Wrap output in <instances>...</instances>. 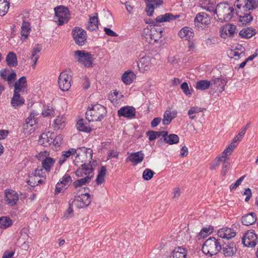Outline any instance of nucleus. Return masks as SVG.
I'll use <instances>...</instances> for the list:
<instances>
[{
	"instance_id": "1",
	"label": "nucleus",
	"mask_w": 258,
	"mask_h": 258,
	"mask_svg": "<svg viewBox=\"0 0 258 258\" xmlns=\"http://www.w3.org/2000/svg\"><path fill=\"white\" fill-rule=\"evenodd\" d=\"M106 113L107 111L104 106L99 104L92 105L86 112V118L89 122L101 121Z\"/></svg>"
},
{
	"instance_id": "2",
	"label": "nucleus",
	"mask_w": 258,
	"mask_h": 258,
	"mask_svg": "<svg viewBox=\"0 0 258 258\" xmlns=\"http://www.w3.org/2000/svg\"><path fill=\"white\" fill-rule=\"evenodd\" d=\"M235 14L233 6L227 3H221L217 5L214 14H216L219 21H229Z\"/></svg>"
},
{
	"instance_id": "3",
	"label": "nucleus",
	"mask_w": 258,
	"mask_h": 258,
	"mask_svg": "<svg viewBox=\"0 0 258 258\" xmlns=\"http://www.w3.org/2000/svg\"><path fill=\"white\" fill-rule=\"evenodd\" d=\"M220 240L215 237L207 239L202 247L203 252L209 256L216 254L221 249Z\"/></svg>"
},
{
	"instance_id": "4",
	"label": "nucleus",
	"mask_w": 258,
	"mask_h": 258,
	"mask_svg": "<svg viewBox=\"0 0 258 258\" xmlns=\"http://www.w3.org/2000/svg\"><path fill=\"white\" fill-rule=\"evenodd\" d=\"M74 57L76 61L85 67L90 68L93 66V55L90 52L78 50L74 52Z\"/></svg>"
},
{
	"instance_id": "5",
	"label": "nucleus",
	"mask_w": 258,
	"mask_h": 258,
	"mask_svg": "<svg viewBox=\"0 0 258 258\" xmlns=\"http://www.w3.org/2000/svg\"><path fill=\"white\" fill-rule=\"evenodd\" d=\"M54 11L55 21L58 22V25H62L69 21L70 14L68 8L63 6H58L54 8Z\"/></svg>"
},
{
	"instance_id": "6",
	"label": "nucleus",
	"mask_w": 258,
	"mask_h": 258,
	"mask_svg": "<svg viewBox=\"0 0 258 258\" xmlns=\"http://www.w3.org/2000/svg\"><path fill=\"white\" fill-rule=\"evenodd\" d=\"M72 34L75 43L80 46H83L87 42V33L82 28L75 27L72 31Z\"/></svg>"
},
{
	"instance_id": "7",
	"label": "nucleus",
	"mask_w": 258,
	"mask_h": 258,
	"mask_svg": "<svg viewBox=\"0 0 258 258\" xmlns=\"http://www.w3.org/2000/svg\"><path fill=\"white\" fill-rule=\"evenodd\" d=\"M72 79V76L67 71L62 72L58 79V84L60 89L63 91H68L71 86Z\"/></svg>"
},
{
	"instance_id": "8",
	"label": "nucleus",
	"mask_w": 258,
	"mask_h": 258,
	"mask_svg": "<svg viewBox=\"0 0 258 258\" xmlns=\"http://www.w3.org/2000/svg\"><path fill=\"white\" fill-rule=\"evenodd\" d=\"M237 9L250 12L258 7L257 0H237L234 5Z\"/></svg>"
},
{
	"instance_id": "9",
	"label": "nucleus",
	"mask_w": 258,
	"mask_h": 258,
	"mask_svg": "<svg viewBox=\"0 0 258 258\" xmlns=\"http://www.w3.org/2000/svg\"><path fill=\"white\" fill-rule=\"evenodd\" d=\"M90 196L88 192L75 196L73 204L78 208H83L91 203Z\"/></svg>"
},
{
	"instance_id": "10",
	"label": "nucleus",
	"mask_w": 258,
	"mask_h": 258,
	"mask_svg": "<svg viewBox=\"0 0 258 258\" xmlns=\"http://www.w3.org/2000/svg\"><path fill=\"white\" fill-rule=\"evenodd\" d=\"M257 239V235L253 231H248L242 238V242L245 246L253 247L256 245Z\"/></svg>"
},
{
	"instance_id": "11",
	"label": "nucleus",
	"mask_w": 258,
	"mask_h": 258,
	"mask_svg": "<svg viewBox=\"0 0 258 258\" xmlns=\"http://www.w3.org/2000/svg\"><path fill=\"white\" fill-rule=\"evenodd\" d=\"M211 82V86L213 89H219V92H222L225 89V86L227 83L226 78L213 77Z\"/></svg>"
},
{
	"instance_id": "12",
	"label": "nucleus",
	"mask_w": 258,
	"mask_h": 258,
	"mask_svg": "<svg viewBox=\"0 0 258 258\" xmlns=\"http://www.w3.org/2000/svg\"><path fill=\"white\" fill-rule=\"evenodd\" d=\"M235 14L238 16L239 22L243 25H247L253 20V17L251 15L250 12L243 11L241 9H237Z\"/></svg>"
},
{
	"instance_id": "13",
	"label": "nucleus",
	"mask_w": 258,
	"mask_h": 258,
	"mask_svg": "<svg viewBox=\"0 0 258 258\" xmlns=\"http://www.w3.org/2000/svg\"><path fill=\"white\" fill-rule=\"evenodd\" d=\"M6 202L10 206L15 205L19 199L18 193L13 190H6Z\"/></svg>"
},
{
	"instance_id": "14",
	"label": "nucleus",
	"mask_w": 258,
	"mask_h": 258,
	"mask_svg": "<svg viewBox=\"0 0 258 258\" xmlns=\"http://www.w3.org/2000/svg\"><path fill=\"white\" fill-rule=\"evenodd\" d=\"M196 26L201 27V24L208 25L211 23V19L209 16L204 12L198 13L194 20Z\"/></svg>"
},
{
	"instance_id": "15",
	"label": "nucleus",
	"mask_w": 258,
	"mask_h": 258,
	"mask_svg": "<svg viewBox=\"0 0 258 258\" xmlns=\"http://www.w3.org/2000/svg\"><path fill=\"white\" fill-rule=\"evenodd\" d=\"M136 114V109L134 107L126 106L121 107L118 110V115L119 117L131 118L134 117Z\"/></svg>"
},
{
	"instance_id": "16",
	"label": "nucleus",
	"mask_w": 258,
	"mask_h": 258,
	"mask_svg": "<svg viewBox=\"0 0 258 258\" xmlns=\"http://www.w3.org/2000/svg\"><path fill=\"white\" fill-rule=\"evenodd\" d=\"M221 250L225 256L229 257L233 256L235 253L237 248L235 243L233 242H231L227 244H223V247H221Z\"/></svg>"
},
{
	"instance_id": "17",
	"label": "nucleus",
	"mask_w": 258,
	"mask_h": 258,
	"mask_svg": "<svg viewBox=\"0 0 258 258\" xmlns=\"http://www.w3.org/2000/svg\"><path fill=\"white\" fill-rule=\"evenodd\" d=\"M93 170V168L90 164L84 163L76 171L75 173L77 176L83 177L84 175L85 176L91 175Z\"/></svg>"
},
{
	"instance_id": "18",
	"label": "nucleus",
	"mask_w": 258,
	"mask_h": 258,
	"mask_svg": "<svg viewBox=\"0 0 258 258\" xmlns=\"http://www.w3.org/2000/svg\"><path fill=\"white\" fill-rule=\"evenodd\" d=\"M151 59L149 56L143 57L140 59L138 67L140 71L145 73L149 71L151 68Z\"/></svg>"
},
{
	"instance_id": "19",
	"label": "nucleus",
	"mask_w": 258,
	"mask_h": 258,
	"mask_svg": "<svg viewBox=\"0 0 258 258\" xmlns=\"http://www.w3.org/2000/svg\"><path fill=\"white\" fill-rule=\"evenodd\" d=\"M28 117L25 120V123L23 124V129L25 134H30L35 130L34 125L36 123V120L32 119V116Z\"/></svg>"
},
{
	"instance_id": "20",
	"label": "nucleus",
	"mask_w": 258,
	"mask_h": 258,
	"mask_svg": "<svg viewBox=\"0 0 258 258\" xmlns=\"http://www.w3.org/2000/svg\"><path fill=\"white\" fill-rule=\"evenodd\" d=\"M55 135L52 133H43L40 136L38 140L39 143L44 147L51 145L53 138Z\"/></svg>"
},
{
	"instance_id": "21",
	"label": "nucleus",
	"mask_w": 258,
	"mask_h": 258,
	"mask_svg": "<svg viewBox=\"0 0 258 258\" xmlns=\"http://www.w3.org/2000/svg\"><path fill=\"white\" fill-rule=\"evenodd\" d=\"M145 1L147 5L146 12L149 16H152L155 6L157 7L163 3L162 0H145Z\"/></svg>"
},
{
	"instance_id": "22",
	"label": "nucleus",
	"mask_w": 258,
	"mask_h": 258,
	"mask_svg": "<svg viewBox=\"0 0 258 258\" xmlns=\"http://www.w3.org/2000/svg\"><path fill=\"white\" fill-rule=\"evenodd\" d=\"M217 234L219 237L229 239L235 236V232L234 230L230 228L224 227L218 231Z\"/></svg>"
},
{
	"instance_id": "23",
	"label": "nucleus",
	"mask_w": 258,
	"mask_h": 258,
	"mask_svg": "<svg viewBox=\"0 0 258 258\" xmlns=\"http://www.w3.org/2000/svg\"><path fill=\"white\" fill-rule=\"evenodd\" d=\"M27 87L26 78L25 76L21 77L14 84V92L20 93L22 91L24 92Z\"/></svg>"
},
{
	"instance_id": "24",
	"label": "nucleus",
	"mask_w": 258,
	"mask_h": 258,
	"mask_svg": "<svg viewBox=\"0 0 258 258\" xmlns=\"http://www.w3.org/2000/svg\"><path fill=\"white\" fill-rule=\"evenodd\" d=\"M144 156L145 155L142 151H139L131 153L126 159L133 162L135 165H137L143 161Z\"/></svg>"
},
{
	"instance_id": "25",
	"label": "nucleus",
	"mask_w": 258,
	"mask_h": 258,
	"mask_svg": "<svg viewBox=\"0 0 258 258\" xmlns=\"http://www.w3.org/2000/svg\"><path fill=\"white\" fill-rule=\"evenodd\" d=\"M186 256L185 249L182 246H178L172 250L169 255V258H186Z\"/></svg>"
},
{
	"instance_id": "26",
	"label": "nucleus",
	"mask_w": 258,
	"mask_h": 258,
	"mask_svg": "<svg viewBox=\"0 0 258 258\" xmlns=\"http://www.w3.org/2000/svg\"><path fill=\"white\" fill-rule=\"evenodd\" d=\"M236 30L235 25L228 24L223 27L221 30V36L222 37L225 38L227 36L233 34Z\"/></svg>"
},
{
	"instance_id": "27",
	"label": "nucleus",
	"mask_w": 258,
	"mask_h": 258,
	"mask_svg": "<svg viewBox=\"0 0 258 258\" xmlns=\"http://www.w3.org/2000/svg\"><path fill=\"white\" fill-rule=\"evenodd\" d=\"M177 115V111L176 110H171V109L168 108L164 113L162 123L164 125L169 124L172 120Z\"/></svg>"
},
{
	"instance_id": "28",
	"label": "nucleus",
	"mask_w": 258,
	"mask_h": 258,
	"mask_svg": "<svg viewBox=\"0 0 258 258\" xmlns=\"http://www.w3.org/2000/svg\"><path fill=\"white\" fill-rule=\"evenodd\" d=\"M257 219V217L254 213L251 212L241 217L242 223L246 226H249L254 223Z\"/></svg>"
},
{
	"instance_id": "29",
	"label": "nucleus",
	"mask_w": 258,
	"mask_h": 258,
	"mask_svg": "<svg viewBox=\"0 0 258 258\" xmlns=\"http://www.w3.org/2000/svg\"><path fill=\"white\" fill-rule=\"evenodd\" d=\"M200 5L202 9L214 13L216 7L214 0H201L200 2Z\"/></svg>"
},
{
	"instance_id": "30",
	"label": "nucleus",
	"mask_w": 258,
	"mask_h": 258,
	"mask_svg": "<svg viewBox=\"0 0 258 258\" xmlns=\"http://www.w3.org/2000/svg\"><path fill=\"white\" fill-rule=\"evenodd\" d=\"M162 134L164 141L169 145L175 144L179 142V139L177 135L172 134L168 135L167 131H163Z\"/></svg>"
},
{
	"instance_id": "31",
	"label": "nucleus",
	"mask_w": 258,
	"mask_h": 258,
	"mask_svg": "<svg viewBox=\"0 0 258 258\" xmlns=\"http://www.w3.org/2000/svg\"><path fill=\"white\" fill-rule=\"evenodd\" d=\"M256 31L252 27H247L242 29L239 32V35L242 38L249 39L255 35Z\"/></svg>"
},
{
	"instance_id": "32",
	"label": "nucleus",
	"mask_w": 258,
	"mask_h": 258,
	"mask_svg": "<svg viewBox=\"0 0 258 258\" xmlns=\"http://www.w3.org/2000/svg\"><path fill=\"white\" fill-rule=\"evenodd\" d=\"M228 158L224 155H223L222 153L221 155L216 157L215 160L211 163L210 169L211 170H214L218 167L221 162H223V164L226 163V161Z\"/></svg>"
},
{
	"instance_id": "33",
	"label": "nucleus",
	"mask_w": 258,
	"mask_h": 258,
	"mask_svg": "<svg viewBox=\"0 0 258 258\" xmlns=\"http://www.w3.org/2000/svg\"><path fill=\"white\" fill-rule=\"evenodd\" d=\"M179 17V15H173L171 13H166L165 14L158 16L156 18V22L159 23L169 22L171 20H174Z\"/></svg>"
},
{
	"instance_id": "34",
	"label": "nucleus",
	"mask_w": 258,
	"mask_h": 258,
	"mask_svg": "<svg viewBox=\"0 0 258 258\" xmlns=\"http://www.w3.org/2000/svg\"><path fill=\"white\" fill-rule=\"evenodd\" d=\"M95 16L90 17L86 28L90 31H95L98 28V14H95Z\"/></svg>"
},
{
	"instance_id": "35",
	"label": "nucleus",
	"mask_w": 258,
	"mask_h": 258,
	"mask_svg": "<svg viewBox=\"0 0 258 258\" xmlns=\"http://www.w3.org/2000/svg\"><path fill=\"white\" fill-rule=\"evenodd\" d=\"M24 103L25 100L24 98L20 97V93L14 92L13 97L11 101L12 106L15 108H16L20 106L23 105Z\"/></svg>"
},
{
	"instance_id": "36",
	"label": "nucleus",
	"mask_w": 258,
	"mask_h": 258,
	"mask_svg": "<svg viewBox=\"0 0 258 258\" xmlns=\"http://www.w3.org/2000/svg\"><path fill=\"white\" fill-rule=\"evenodd\" d=\"M135 78L136 75L134 72L130 70H127L122 74L121 80L124 84L128 85L133 82Z\"/></svg>"
},
{
	"instance_id": "37",
	"label": "nucleus",
	"mask_w": 258,
	"mask_h": 258,
	"mask_svg": "<svg viewBox=\"0 0 258 258\" xmlns=\"http://www.w3.org/2000/svg\"><path fill=\"white\" fill-rule=\"evenodd\" d=\"M92 175H88L75 180L72 183V185L75 188L81 187L89 183L91 181Z\"/></svg>"
},
{
	"instance_id": "38",
	"label": "nucleus",
	"mask_w": 258,
	"mask_h": 258,
	"mask_svg": "<svg viewBox=\"0 0 258 258\" xmlns=\"http://www.w3.org/2000/svg\"><path fill=\"white\" fill-rule=\"evenodd\" d=\"M163 29L161 27H158L157 26H154L152 27V37H153V44L157 42L160 39L162 38Z\"/></svg>"
},
{
	"instance_id": "39",
	"label": "nucleus",
	"mask_w": 258,
	"mask_h": 258,
	"mask_svg": "<svg viewBox=\"0 0 258 258\" xmlns=\"http://www.w3.org/2000/svg\"><path fill=\"white\" fill-rule=\"evenodd\" d=\"M178 35L181 38H184L186 40H188L193 37L194 33L190 28L184 27L178 32Z\"/></svg>"
},
{
	"instance_id": "40",
	"label": "nucleus",
	"mask_w": 258,
	"mask_h": 258,
	"mask_svg": "<svg viewBox=\"0 0 258 258\" xmlns=\"http://www.w3.org/2000/svg\"><path fill=\"white\" fill-rule=\"evenodd\" d=\"M76 153V150L74 148H71L67 151L62 152L61 156L59 157L58 163L61 165L67 160V158L70 157L71 155H75Z\"/></svg>"
},
{
	"instance_id": "41",
	"label": "nucleus",
	"mask_w": 258,
	"mask_h": 258,
	"mask_svg": "<svg viewBox=\"0 0 258 258\" xmlns=\"http://www.w3.org/2000/svg\"><path fill=\"white\" fill-rule=\"evenodd\" d=\"M76 126L78 130L86 133H89L92 130L91 127L86 122L84 119L79 120L77 123Z\"/></svg>"
},
{
	"instance_id": "42",
	"label": "nucleus",
	"mask_w": 258,
	"mask_h": 258,
	"mask_svg": "<svg viewBox=\"0 0 258 258\" xmlns=\"http://www.w3.org/2000/svg\"><path fill=\"white\" fill-rule=\"evenodd\" d=\"M152 27L151 29L146 28L144 29L142 36L143 39L149 44H153Z\"/></svg>"
},
{
	"instance_id": "43",
	"label": "nucleus",
	"mask_w": 258,
	"mask_h": 258,
	"mask_svg": "<svg viewBox=\"0 0 258 258\" xmlns=\"http://www.w3.org/2000/svg\"><path fill=\"white\" fill-rule=\"evenodd\" d=\"M55 162V160L53 158L51 157H46L42 161V168L44 169L46 171H49Z\"/></svg>"
},
{
	"instance_id": "44",
	"label": "nucleus",
	"mask_w": 258,
	"mask_h": 258,
	"mask_svg": "<svg viewBox=\"0 0 258 258\" xmlns=\"http://www.w3.org/2000/svg\"><path fill=\"white\" fill-rule=\"evenodd\" d=\"M42 49V47L40 46L39 44L36 45L33 49L31 59L33 60V63L32 65V67L34 69L35 68V66L36 64L37 61L39 58V55L37 54L39 53Z\"/></svg>"
},
{
	"instance_id": "45",
	"label": "nucleus",
	"mask_w": 258,
	"mask_h": 258,
	"mask_svg": "<svg viewBox=\"0 0 258 258\" xmlns=\"http://www.w3.org/2000/svg\"><path fill=\"white\" fill-rule=\"evenodd\" d=\"M6 61L10 67L16 66L18 62L16 54L13 52H10L7 56Z\"/></svg>"
},
{
	"instance_id": "46",
	"label": "nucleus",
	"mask_w": 258,
	"mask_h": 258,
	"mask_svg": "<svg viewBox=\"0 0 258 258\" xmlns=\"http://www.w3.org/2000/svg\"><path fill=\"white\" fill-rule=\"evenodd\" d=\"M106 174V169L105 166H102L98 171V173L96 180L97 185L103 183L105 180L104 177Z\"/></svg>"
},
{
	"instance_id": "47",
	"label": "nucleus",
	"mask_w": 258,
	"mask_h": 258,
	"mask_svg": "<svg viewBox=\"0 0 258 258\" xmlns=\"http://www.w3.org/2000/svg\"><path fill=\"white\" fill-rule=\"evenodd\" d=\"M66 118L63 115L58 116L54 121L53 127L55 130H59L64 126Z\"/></svg>"
},
{
	"instance_id": "48",
	"label": "nucleus",
	"mask_w": 258,
	"mask_h": 258,
	"mask_svg": "<svg viewBox=\"0 0 258 258\" xmlns=\"http://www.w3.org/2000/svg\"><path fill=\"white\" fill-rule=\"evenodd\" d=\"M30 30V24L28 22H25L23 21L21 26V36L24 37V39H26L29 34Z\"/></svg>"
},
{
	"instance_id": "49",
	"label": "nucleus",
	"mask_w": 258,
	"mask_h": 258,
	"mask_svg": "<svg viewBox=\"0 0 258 258\" xmlns=\"http://www.w3.org/2000/svg\"><path fill=\"white\" fill-rule=\"evenodd\" d=\"M10 3L8 0H0V16L6 15L9 9Z\"/></svg>"
},
{
	"instance_id": "50",
	"label": "nucleus",
	"mask_w": 258,
	"mask_h": 258,
	"mask_svg": "<svg viewBox=\"0 0 258 258\" xmlns=\"http://www.w3.org/2000/svg\"><path fill=\"white\" fill-rule=\"evenodd\" d=\"M211 86V82L207 80H201L196 83V88L198 90H205Z\"/></svg>"
},
{
	"instance_id": "51",
	"label": "nucleus",
	"mask_w": 258,
	"mask_h": 258,
	"mask_svg": "<svg viewBox=\"0 0 258 258\" xmlns=\"http://www.w3.org/2000/svg\"><path fill=\"white\" fill-rule=\"evenodd\" d=\"M12 225V220L7 217L0 218V228L6 229Z\"/></svg>"
},
{
	"instance_id": "52",
	"label": "nucleus",
	"mask_w": 258,
	"mask_h": 258,
	"mask_svg": "<svg viewBox=\"0 0 258 258\" xmlns=\"http://www.w3.org/2000/svg\"><path fill=\"white\" fill-rule=\"evenodd\" d=\"M236 146V143L232 141L228 146L222 152L223 155H225L229 158V157L232 154Z\"/></svg>"
},
{
	"instance_id": "53",
	"label": "nucleus",
	"mask_w": 258,
	"mask_h": 258,
	"mask_svg": "<svg viewBox=\"0 0 258 258\" xmlns=\"http://www.w3.org/2000/svg\"><path fill=\"white\" fill-rule=\"evenodd\" d=\"M205 109H204V108H200V107H196V106L192 107L188 111L187 114L189 116V118L191 119H194L196 117V116L193 115L194 114L202 112L203 110H204Z\"/></svg>"
},
{
	"instance_id": "54",
	"label": "nucleus",
	"mask_w": 258,
	"mask_h": 258,
	"mask_svg": "<svg viewBox=\"0 0 258 258\" xmlns=\"http://www.w3.org/2000/svg\"><path fill=\"white\" fill-rule=\"evenodd\" d=\"M213 228H203L198 235V238L199 239L204 238L207 236L209 234L213 232Z\"/></svg>"
},
{
	"instance_id": "55",
	"label": "nucleus",
	"mask_w": 258,
	"mask_h": 258,
	"mask_svg": "<svg viewBox=\"0 0 258 258\" xmlns=\"http://www.w3.org/2000/svg\"><path fill=\"white\" fill-rule=\"evenodd\" d=\"M162 133L163 131L156 132L150 131L147 132V135L149 137V140L150 141H153L160 136H163Z\"/></svg>"
},
{
	"instance_id": "56",
	"label": "nucleus",
	"mask_w": 258,
	"mask_h": 258,
	"mask_svg": "<svg viewBox=\"0 0 258 258\" xmlns=\"http://www.w3.org/2000/svg\"><path fill=\"white\" fill-rule=\"evenodd\" d=\"M62 140V138L61 136H58L57 137L55 136L54 138H53L51 145L50 146H51L52 148L54 147V150H57V148H58L61 144Z\"/></svg>"
},
{
	"instance_id": "57",
	"label": "nucleus",
	"mask_w": 258,
	"mask_h": 258,
	"mask_svg": "<svg viewBox=\"0 0 258 258\" xmlns=\"http://www.w3.org/2000/svg\"><path fill=\"white\" fill-rule=\"evenodd\" d=\"M27 182L29 185L31 186H35L37 185L38 183L42 182V180L37 179V177L31 175L29 176V179L27 181Z\"/></svg>"
},
{
	"instance_id": "58",
	"label": "nucleus",
	"mask_w": 258,
	"mask_h": 258,
	"mask_svg": "<svg viewBox=\"0 0 258 258\" xmlns=\"http://www.w3.org/2000/svg\"><path fill=\"white\" fill-rule=\"evenodd\" d=\"M244 55V51H241L239 52L235 49L230 50L229 52V55L231 58H234L235 59H238L241 56H243Z\"/></svg>"
},
{
	"instance_id": "59",
	"label": "nucleus",
	"mask_w": 258,
	"mask_h": 258,
	"mask_svg": "<svg viewBox=\"0 0 258 258\" xmlns=\"http://www.w3.org/2000/svg\"><path fill=\"white\" fill-rule=\"evenodd\" d=\"M155 172L150 169H146L143 173V178L145 180H150L154 175Z\"/></svg>"
},
{
	"instance_id": "60",
	"label": "nucleus",
	"mask_w": 258,
	"mask_h": 258,
	"mask_svg": "<svg viewBox=\"0 0 258 258\" xmlns=\"http://www.w3.org/2000/svg\"><path fill=\"white\" fill-rule=\"evenodd\" d=\"M72 181L71 177L67 174H66L62 178L59 180L61 184L64 186L71 183Z\"/></svg>"
},
{
	"instance_id": "61",
	"label": "nucleus",
	"mask_w": 258,
	"mask_h": 258,
	"mask_svg": "<svg viewBox=\"0 0 258 258\" xmlns=\"http://www.w3.org/2000/svg\"><path fill=\"white\" fill-rule=\"evenodd\" d=\"M31 175H34L36 177H43L45 176V172L43 171V168L40 167L35 169L34 172L32 173Z\"/></svg>"
},
{
	"instance_id": "62",
	"label": "nucleus",
	"mask_w": 258,
	"mask_h": 258,
	"mask_svg": "<svg viewBox=\"0 0 258 258\" xmlns=\"http://www.w3.org/2000/svg\"><path fill=\"white\" fill-rule=\"evenodd\" d=\"M245 175H243L240 177L238 179H237L234 184H232L230 186V189L231 190H234L236 189L241 183L242 180L244 179Z\"/></svg>"
},
{
	"instance_id": "63",
	"label": "nucleus",
	"mask_w": 258,
	"mask_h": 258,
	"mask_svg": "<svg viewBox=\"0 0 258 258\" xmlns=\"http://www.w3.org/2000/svg\"><path fill=\"white\" fill-rule=\"evenodd\" d=\"M54 113V110L52 107H47L46 110L42 112L43 116L47 117L53 115Z\"/></svg>"
},
{
	"instance_id": "64",
	"label": "nucleus",
	"mask_w": 258,
	"mask_h": 258,
	"mask_svg": "<svg viewBox=\"0 0 258 258\" xmlns=\"http://www.w3.org/2000/svg\"><path fill=\"white\" fill-rule=\"evenodd\" d=\"M74 210L72 206L70 204L69 207L67 211L63 214V217L66 218H69L73 216Z\"/></svg>"
}]
</instances>
